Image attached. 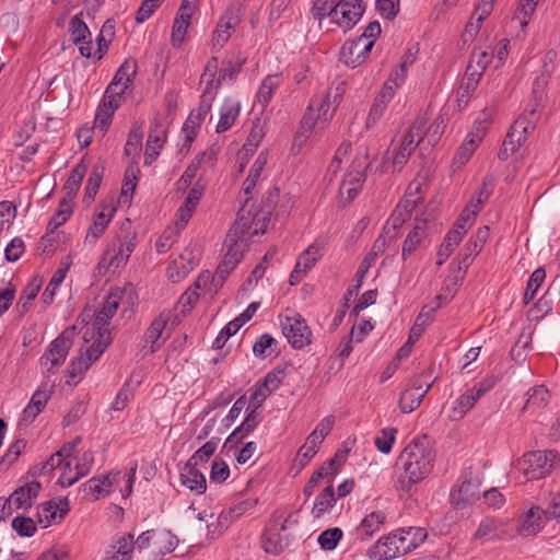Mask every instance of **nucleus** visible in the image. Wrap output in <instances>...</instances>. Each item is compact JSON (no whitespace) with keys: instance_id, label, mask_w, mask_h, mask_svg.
I'll return each instance as SVG.
<instances>
[{"instance_id":"f257e3e1","label":"nucleus","mask_w":560,"mask_h":560,"mask_svg":"<svg viewBox=\"0 0 560 560\" xmlns=\"http://www.w3.org/2000/svg\"><path fill=\"white\" fill-rule=\"evenodd\" d=\"M434 452L428 435L416 436L400 453L397 465L404 475L399 478V489L410 492L412 487L424 479L433 468Z\"/></svg>"},{"instance_id":"f03ea898","label":"nucleus","mask_w":560,"mask_h":560,"mask_svg":"<svg viewBox=\"0 0 560 560\" xmlns=\"http://www.w3.org/2000/svg\"><path fill=\"white\" fill-rule=\"evenodd\" d=\"M428 537L427 527H398L383 536L370 549L374 560H393L417 548Z\"/></svg>"},{"instance_id":"7ed1b4c3","label":"nucleus","mask_w":560,"mask_h":560,"mask_svg":"<svg viewBox=\"0 0 560 560\" xmlns=\"http://www.w3.org/2000/svg\"><path fill=\"white\" fill-rule=\"evenodd\" d=\"M559 463L560 455L556 451H532L518 458L514 468L529 481L545 478Z\"/></svg>"},{"instance_id":"20e7f679","label":"nucleus","mask_w":560,"mask_h":560,"mask_svg":"<svg viewBox=\"0 0 560 560\" xmlns=\"http://www.w3.org/2000/svg\"><path fill=\"white\" fill-rule=\"evenodd\" d=\"M249 199L247 197L240 209L237 218L226 235L228 242H235V240L244 242L246 235L254 236L266 232L268 213L264 211L253 213L248 208Z\"/></svg>"},{"instance_id":"39448f33","label":"nucleus","mask_w":560,"mask_h":560,"mask_svg":"<svg viewBox=\"0 0 560 560\" xmlns=\"http://www.w3.org/2000/svg\"><path fill=\"white\" fill-rule=\"evenodd\" d=\"M538 117H530L526 112L518 116V118L511 126L501 149L498 153V159L501 161L508 160L514 154L522 143L527 139L529 128H534Z\"/></svg>"},{"instance_id":"423d86ee","label":"nucleus","mask_w":560,"mask_h":560,"mask_svg":"<svg viewBox=\"0 0 560 560\" xmlns=\"http://www.w3.org/2000/svg\"><path fill=\"white\" fill-rule=\"evenodd\" d=\"M139 548L151 547L155 555H167L175 550L178 538L167 527H153L135 540Z\"/></svg>"},{"instance_id":"0eeeda50","label":"nucleus","mask_w":560,"mask_h":560,"mask_svg":"<svg viewBox=\"0 0 560 560\" xmlns=\"http://www.w3.org/2000/svg\"><path fill=\"white\" fill-rule=\"evenodd\" d=\"M281 329L293 349H303L312 342V331L300 314L282 318Z\"/></svg>"},{"instance_id":"6e6552de","label":"nucleus","mask_w":560,"mask_h":560,"mask_svg":"<svg viewBox=\"0 0 560 560\" xmlns=\"http://www.w3.org/2000/svg\"><path fill=\"white\" fill-rule=\"evenodd\" d=\"M75 329L77 326L67 328L49 343L47 350L40 357V362L43 365L50 363L51 368H57L65 363L73 342L72 338Z\"/></svg>"},{"instance_id":"1a4fd4ad","label":"nucleus","mask_w":560,"mask_h":560,"mask_svg":"<svg viewBox=\"0 0 560 560\" xmlns=\"http://www.w3.org/2000/svg\"><path fill=\"white\" fill-rule=\"evenodd\" d=\"M120 292L116 291L108 294L102 308L96 313L91 328H86L83 335L85 342H90V338H95V335L98 332L109 331L107 326L118 310Z\"/></svg>"},{"instance_id":"9d476101","label":"nucleus","mask_w":560,"mask_h":560,"mask_svg":"<svg viewBox=\"0 0 560 560\" xmlns=\"http://www.w3.org/2000/svg\"><path fill=\"white\" fill-rule=\"evenodd\" d=\"M373 48V40L349 39L340 49V61L346 66L355 68L366 60Z\"/></svg>"},{"instance_id":"9b49d317","label":"nucleus","mask_w":560,"mask_h":560,"mask_svg":"<svg viewBox=\"0 0 560 560\" xmlns=\"http://www.w3.org/2000/svg\"><path fill=\"white\" fill-rule=\"evenodd\" d=\"M68 32L71 36L72 43L79 46L81 56L92 58V35L83 21V12L75 14L70 23Z\"/></svg>"},{"instance_id":"f8f14e48","label":"nucleus","mask_w":560,"mask_h":560,"mask_svg":"<svg viewBox=\"0 0 560 560\" xmlns=\"http://www.w3.org/2000/svg\"><path fill=\"white\" fill-rule=\"evenodd\" d=\"M480 482L477 480H463L451 491V501L456 510L472 505L480 499Z\"/></svg>"},{"instance_id":"ddd939ff","label":"nucleus","mask_w":560,"mask_h":560,"mask_svg":"<svg viewBox=\"0 0 560 560\" xmlns=\"http://www.w3.org/2000/svg\"><path fill=\"white\" fill-rule=\"evenodd\" d=\"M364 12L362 0H340L336 3L335 22L345 28H351Z\"/></svg>"},{"instance_id":"4468645a","label":"nucleus","mask_w":560,"mask_h":560,"mask_svg":"<svg viewBox=\"0 0 560 560\" xmlns=\"http://www.w3.org/2000/svg\"><path fill=\"white\" fill-rule=\"evenodd\" d=\"M322 245L317 242L310 245L300 256L290 275V284L295 285L314 267L320 256Z\"/></svg>"},{"instance_id":"2eb2a0df","label":"nucleus","mask_w":560,"mask_h":560,"mask_svg":"<svg viewBox=\"0 0 560 560\" xmlns=\"http://www.w3.org/2000/svg\"><path fill=\"white\" fill-rule=\"evenodd\" d=\"M241 23V9L229 8L217 24L212 43L222 48L231 36V31Z\"/></svg>"},{"instance_id":"dca6fc26","label":"nucleus","mask_w":560,"mask_h":560,"mask_svg":"<svg viewBox=\"0 0 560 560\" xmlns=\"http://www.w3.org/2000/svg\"><path fill=\"white\" fill-rule=\"evenodd\" d=\"M70 506L67 498H57L42 503L38 506V523L51 522L60 523L69 513Z\"/></svg>"},{"instance_id":"f3484780","label":"nucleus","mask_w":560,"mask_h":560,"mask_svg":"<svg viewBox=\"0 0 560 560\" xmlns=\"http://www.w3.org/2000/svg\"><path fill=\"white\" fill-rule=\"evenodd\" d=\"M100 206L102 211L95 214L93 224L90 226L85 235V242H96V240L104 234L106 228L108 226L112 218L116 212V206L113 200L102 201Z\"/></svg>"},{"instance_id":"a211bd4d","label":"nucleus","mask_w":560,"mask_h":560,"mask_svg":"<svg viewBox=\"0 0 560 560\" xmlns=\"http://www.w3.org/2000/svg\"><path fill=\"white\" fill-rule=\"evenodd\" d=\"M287 527H265L261 535V547L267 553L279 555L289 545L288 535L283 534Z\"/></svg>"},{"instance_id":"6ab92c4d","label":"nucleus","mask_w":560,"mask_h":560,"mask_svg":"<svg viewBox=\"0 0 560 560\" xmlns=\"http://www.w3.org/2000/svg\"><path fill=\"white\" fill-rule=\"evenodd\" d=\"M512 533H505L501 530V527H478V529L474 534V539H479L482 541L493 540V539H503L506 536L513 537L515 535H537L539 533V527H512Z\"/></svg>"},{"instance_id":"aec40b11","label":"nucleus","mask_w":560,"mask_h":560,"mask_svg":"<svg viewBox=\"0 0 560 560\" xmlns=\"http://www.w3.org/2000/svg\"><path fill=\"white\" fill-rule=\"evenodd\" d=\"M166 138V130L159 120H154L151 127L150 135L147 141V149L144 153V163L151 164L160 155V150L163 148Z\"/></svg>"},{"instance_id":"412c9836","label":"nucleus","mask_w":560,"mask_h":560,"mask_svg":"<svg viewBox=\"0 0 560 560\" xmlns=\"http://www.w3.org/2000/svg\"><path fill=\"white\" fill-rule=\"evenodd\" d=\"M42 489L37 481L28 482L16 489L8 499V509L14 506L19 509H27L32 505V500L36 498Z\"/></svg>"},{"instance_id":"4be33fe9","label":"nucleus","mask_w":560,"mask_h":560,"mask_svg":"<svg viewBox=\"0 0 560 560\" xmlns=\"http://www.w3.org/2000/svg\"><path fill=\"white\" fill-rule=\"evenodd\" d=\"M135 546L133 535H124L109 546L104 560H132Z\"/></svg>"},{"instance_id":"5701e85b","label":"nucleus","mask_w":560,"mask_h":560,"mask_svg":"<svg viewBox=\"0 0 560 560\" xmlns=\"http://www.w3.org/2000/svg\"><path fill=\"white\" fill-rule=\"evenodd\" d=\"M182 483L189 490L202 494L207 489L205 475L198 469V466L186 463L180 472Z\"/></svg>"},{"instance_id":"b1692460","label":"nucleus","mask_w":560,"mask_h":560,"mask_svg":"<svg viewBox=\"0 0 560 560\" xmlns=\"http://www.w3.org/2000/svg\"><path fill=\"white\" fill-rule=\"evenodd\" d=\"M421 141L422 137L415 140L412 139L411 135H404L399 147L393 150L390 158L394 170H401V167L407 163L411 153L421 143Z\"/></svg>"},{"instance_id":"393cba45","label":"nucleus","mask_w":560,"mask_h":560,"mask_svg":"<svg viewBox=\"0 0 560 560\" xmlns=\"http://www.w3.org/2000/svg\"><path fill=\"white\" fill-rule=\"evenodd\" d=\"M241 112V104L231 97L224 100L220 108V119L217 125L215 131L218 133L225 132L235 122Z\"/></svg>"},{"instance_id":"a878e982","label":"nucleus","mask_w":560,"mask_h":560,"mask_svg":"<svg viewBox=\"0 0 560 560\" xmlns=\"http://www.w3.org/2000/svg\"><path fill=\"white\" fill-rule=\"evenodd\" d=\"M260 420V412H258L256 408L250 410L249 413L244 419V421L241 423V425L237 427L226 439L225 445L241 443L248 434H250L255 430Z\"/></svg>"},{"instance_id":"bb28decb","label":"nucleus","mask_w":560,"mask_h":560,"mask_svg":"<svg viewBox=\"0 0 560 560\" xmlns=\"http://www.w3.org/2000/svg\"><path fill=\"white\" fill-rule=\"evenodd\" d=\"M427 219L423 218H416L415 220V226L407 235L404 245H402V252L401 256L404 259L407 258V256L411 255L417 247L420 245L423 236H424V230L427 228Z\"/></svg>"},{"instance_id":"cd10ccee","label":"nucleus","mask_w":560,"mask_h":560,"mask_svg":"<svg viewBox=\"0 0 560 560\" xmlns=\"http://www.w3.org/2000/svg\"><path fill=\"white\" fill-rule=\"evenodd\" d=\"M137 69L138 65L135 59H126L116 71L109 85L116 89L120 86V89H124V91H126V89L135 79L137 74Z\"/></svg>"},{"instance_id":"c85d7f7f","label":"nucleus","mask_w":560,"mask_h":560,"mask_svg":"<svg viewBox=\"0 0 560 560\" xmlns=\"http://www.w3.org/2000/svg\"><path fill=\"white\" fill-rule=\"evenodd\" d=\"M92 345L85 349L81 354L88 360V363H93L104 353V351L112 343L113 338L110 331L98 332L95 338L91 339Z\"/></svg>"},{"instance_id":"c756f323","label":"nucleus","mask_w":560,"mask_h":560,"mask_svg":"<svg viewBox=\"0 0 560 560\" xmlns=\"http://www.w3.org/2000/svg\"><path fill=\"white\" fill-rule=\"evenodd\" d=\"M86 171V164L81 161L74 166L69 177L67 178L63 185V190L66 191V197L63 199H67L69 203H71V201L75 198Z\"/></svg>"},{"instance_id":"7c9ffc66","label":"nucleus","mask_w":560,"mask_h":560,"mask_svg":"<svg viewBox=\"0 0 560 560\" xmlns=\"http://www.w3.org/2000/svg\"><path fill=\"white\" fill-rule=\"evenodd\" d=\"M224 245L228 247V252L224 255L223 260L219 264L220 272H231L235 266L241 261L243 257V242L235 240V242H228L225 238Z\"/></svg>"},{"instance_id":"2f4dec72","label":"nucleus","mask_w":560,"mask_h":560,"mask_svg":"<svg viewBox=\"0 0 560 560\" xmlns=\"http://www.w3.org/2000/svg\"><path fill=\"white\" fill-rule=\"evenodd\" d=\"M550 74L551 69H549L547 62H545L544 71L533 83V96L535 104L530 109L525 110L530 117H537V110L540 107V102L542 101Z\"/></svg>"},{"instance_id":"473e14b6","label":"nucleus","mask_w":560,"mask_h":560,"mask_svg":"<svg viewBox=\"0 0 560 560\" xmlns=\"http://www.w3.org/2000/svg\"><path fill=\"white\" fill-rule=\"evenodd\" d=\"M42 287V279L34 277L27 285L24 288L18 303H16V311L20 316H24L32 305V302L37 296L39 290Z\"/></svg>"},{"instance_id":"72a5a7b5","label":"nucleus","mask_w":560,"mask_h":560,"mask_svg":"<svg viewBox=\"0 0 560 560\" xmlns=\"http://www.w3.org/2000/svg\"><path fill=\"white\" fill-rule=\"evenodd\" d=\"M549 397H550L549 392L545 386L539 385V386L533 387L527 393V399L523 406L522 411L523 412H526V411L535 412V411L546 407L549 401Z\"/></svg>"},{"instance_id":"f704fd0d","label":"nucleus","mask_w":560,"mask_h":560,"mask_svg":"<svg viewBox=\"0 0 560 560\" xmlns=\"http://www.w3.org/2000/svg\"><path fill=\"white\" fill-rule=\"evenodd\" d=\"M139 173L140 170L136 164H130L126 168L119 202L130 205L138 184Z\"/></svg>"},{"instance_id":"c9c22d12","label":"nucleus","mask_w":560,"mask_h":560,"mask_svg":"<svg viewBox=\"0 0 560 560\" xmlns=\"http://www.w3.org/2000/svg\"><path fill=\"white\" fill-rule=\"evenodd\" d=\"M463 237V232L459 230H451L446 234V236L443 240V243L440 247V249L436 253V265L441 266L443 265L446 259L451 256V254L454 252L455 247L459 244Z\"/></svg>"},{"instance_id":"e433bc0d","label":"nucleus","mask_w":560,"mask_h":560,"mask_svg":"<svg viewBox=\"0 0 560 560\" xmlns=\"http://www.w3.org/2000/svg\"><path fill=\"white\" fill-rule=\"evenodd\" d=\"M143 130L142 124L135 122L128 133V139L125 144V154L135 159L139 156L142 148Z\"/></svg>"},{"instance_id":"4c0bfd02","label":"nucleus","mask_w":560,"mask_h":560,"mask_svg":"<svg viewBox=\"0 0 560 560\" xmlns=\"http://www.w3.org/2000/svg\"><path fill=\"white\" fill-rule=\"evenodd\" d=\"M267 163V156L265 153H260L255 160L254 164L250 167L249 174L243 183V192L247 197H249L252 190L256 187V184L260 177V174Z\"/></svg>"},{"instance_id":"58836bf2","label":"nucleus","mask_w":560,"mask_h":560,"mask_svg":"<svg viewBox=\"0 0 560 560\" xmlns=\"http://www.w3.org/2000/svg\"><path fill=\"white\" fill-rule=\"evenodd\" d=\"M480 399L478 393H475L471 388L462 394L454 402L453 413L454 418L462 419L476 402Z\"/></svg>"},{"instance_id":"ea45409f","label":"nucleus","mask_w":560,"mask_h":560,"mask_svg":"<svg viewBox=\"0 0 560 560\" xmlns=\"http://www.w3.org/2000/svg\"><path fill=\"white\" fill-rule=\"evenodd\" d=\"M105 167L102 164L94 165L86 183L84 201L91 203L100 189Z\"/></svg>"},{"instance_id":"a19ab883","label":"nucleus","mask_w":560,"mask_h":560,"mask_svg":"<svg viewBox=\"0 0 560 560\" xmlns=\"http://www.w3.org/2000/svg\"><path fill=\"white\" fill-rule=\"evenodd\" d=\"M323 442L318 439L316 434H310L306 439L304 445L300 447L296 455V462L304 467L317 453L319 445Z\"/></svg>"},{"instance_id":"79ce46f5","label":"nucleus","mask_w":560,"mask_h":560,"mask_svg":"<svg viewBox=\"0 0 560 560\" xmlns=\"http://www.w3.org/2000/svg\"><path fill=\"white\" fill-rule=\"evenodd\" d=\"M336 502L335 490L331 482L316 498L312 513L315 517L322 516Z\"/></svg>"},{"instance_id":"37998d69","label":"nucleus","mask_w":560,"mask_h":560,"mask_svg":"<svg viewBox=\"0 0 560 560\" xmlns=\"http://www.w3.org/2000/svg\"><path fill=\"white\" fill-rule=\"evenodd\" d=\"M68 269L69 265H65V267L61 266L54 272L48 285L42 294V301L44 304L49 305L52 303L56 290L65 280Z\"/></svg>"},{"instance_id":"c03bdc74","label":"nucleus","mask_w":560,"mask_h":560,"mask_svg":"<svg viewBox=\"0 0 560 560\" xmlns=\"http://www.w3.org/2000/svg\"><path fill=\"white\" fill-rule=\"evenodd\" d=\"M136 246L135 236H127L124 242L120 243L119 248L109 259V265L115 268L124 267Z\"/></svg>"},{"instance_id":"a18cd8bd","label":"nucleus","mask_w":560,"mask_h":560,"mask_svg":"<svg viewBox=\"0 0 560 560\" xmlns=\"http://www.w3.org/2000/svg\"><path fill=\"white\" fill-rule=\"evenodd\" d=\"M167 319L163 316L156 317L145 331V341L151 342V352H155L161 346L160 338L166 326Z\"/></svg>"},{"instance_id":"49530a36","label":"nucleus","mask_w":560,"mask_h":560,"mask_svg":"<svg viewBox=\"0 0 560 560\" xmlns=\"http://www.w3.org/2000/svg\"><path fill=\"white\" fill-rule=\"evenodd\" d=\"M208 158L211 162L214 160L213 154L207 155L203 153L201 156H196L191 163L186 167L180 178L177 180L178 189H186L190 186L192 179L196 177L197 172L201 165V161Z\"/></svg>"},{"instance_id":"de8ad7c7","label":"nucleus","mask_w":560,"mask_h":560,"mask_svg":"<svg viewBox=\"0 0 560 560\" xmlns=\"http://www.w3.org/2000/svg\"><path fill=\"white\" fill-rule=\"evenodd\" d=\"M72 205L67 199H62L58 210L54 213L47 224V231L52 233L59 226L65 224L72 214Z\"/></svg>"},{"instance_id":"09e8293b","label":"nucleus","mask_w":560,"mask_h":560,"mask_svg":"<svg viewBox=\"0 0 560 560\" xmlns=\"http://www.w3.org/2000/svg\"><path fill=\"white\" fill-rule=\"evenodd\" d=\"M246 62V58L243 56H237L235 61L229 60L224 62L225 67L222 68L219 72V78L217 81V89L221 85V83L229 79L231 81L235 80L237 74L241 72L243 66Z\"/></svg>"},{"instance_id":"8fccbe9b","label":"nucleus","mask_w":560,"mask_h":560,"mask_svg":"<svg viewBox=\"0 0 560 560\" xmlns=\"http://www.w3.org/2000/svg\"><path fill=\"white\" fill-rule=\"evenodd\" d=\"M424 398V394L411 390V389H405L399 398V408L401 412L404 413H410L413 410H416L422 402V399Z\"/></svg>"},{"instance_id":"3c124183","label":"nucleus","mask_w":560,"mask_h":560,"mask_svg":"<svg viewBox=\"0 0 560 560\" xmlns=\"http://www.w3.org/2000/svg\"><path fill=\"white\" fill-rule=\"evenodd\" d=\"M257 503L256 500H244L235 504L234 506L230 508L228 511H223L219 515V522H236L240 516H242L244 513L247 512L248 509H250L253 505Z\"/></svg>"},{"instance_id":"603ef678","label":"nucleus","mask_w":560,"mask_h":560,"mask_svg":"<svg viewBox=\"0 0 560 560\" xmlns=\"http://www.w3.org/2000/svg\"><path fill=\"white\" fill-rule=\"evenodd\" d=\"M409 219L407 214L400 211L398 208H395L383 230L384 233L389 235V238H396L398 235V230L404 225V223Z\"/></svg>"},{"instance_id":"864d4df0","label":"nucleus","mask_w":560,"mask_h":560,"mask_svg":"<svg viewBox=\"0 0 560 560\" xmlns=\"http://www.w3.org/2000/svg\"><path fill=\"white\" fill-rule=\"evenodd\" d=\"M217 446L218 439H212L208 441L192 454V456L188 459L187 463H190L191 465L196 466H199L200 464H206L214 454Z\"/></svg>"},{"instance_id":"5fc2aeb1","label":"nucleus","mask_w":560,"mask_h":560,"mask_svg":"<svg viewBox=\"0 0 560 560\" xmlns=\"http://www.w3.org/2000/svg\"><path fill=\"white\" fill-rule=\"evenodd\" d=\"M342 538L340 527H328L318 536V544L324 550H334Z\"/></svg>"},{"instance_id":"6e6d98bb","label":"nucleus","mask_w":560,"mask_h":560,"mask_svg":"<svg viewBox=\"0 0 560 560\" xmlns=\"http://www.w3.org/2000/svg\"><path fill=\"white\" fill-rule=\"evenodd\" d=\"M546 278V271L544 268H537L529 277L525 292L524 302L528 303L535 298L538 288L541 285Z\"/></svg>"},{"instance_id":"4d7b16f0","label":"nucleus","mask_w":560,"mask_h":560,"mask_svg":"<svg viewBox=\"0 0 560 560\" xmlns=\"http://www.w3.org/2000/svg\"><path fill=\"white\" fill-rule=\"evenodd\" d=\"M278 85V75H268L267 78H265L257 93L258 102L262 104V106H266L269 103L272 93Z\"/></svg>"},{"instance_id":"13d9d810","label":"nucleus","mask_w":560,"mask_h":560,"mask_svg":"<svg viewBox=\"0 0 560 560\" xmlns=\"http://www.w3.org/2000/svg\"><path fill=\"white\" fill-rule=\"evenodd\" d=\"M314 19L322 21L326 16H330L332 21L336 18V4L334 0H316L312 8Z\"/></svg>"},{"instance_id":"bf43d9fd","label":"nucleus","mask_w":560,"mask_h":560,"mask_svg":"<svg viewBox=\"0 0 560 560\" xmlns=\"http://www.w3.org/2000/svg\"><path fill=\"white\" fill-rule=\"evenodd\" d=\"M539 0H521L514 19L520 22L522 28L526 27L532 14L535 12Z\"/></svg>"},{"instance_id":"052dcab7","label":"nucleus","mask_w":560,"mask_h":560,"mask_svg":"<svg viewBox=\"0 0 560 560\" xmlns=\"http://www.w3.org/2000/svg\"><path fill=\"white\" fill-rule=\"evenodd\" d=\"M372 265H373L372 261L368 260L366 258H363V260L361 261V264L357 270V273H355V278H354L355 283L352 284L347 291V296H346L347 302L349 301V298L358 294L359 290L362 287L363 279L365 278V276Z\"/></svg>"},{"instance_id":"680f3d73","label":"nucleus","mask_w":560,"mask_h":560,"mask_svg":"<svg viewBox=\"0 0 560 560\" xmlns=\"http://www.w3.org/2000/svg\"><path fill=\"white\" fill-rule=\"evenodd\" d=\"M114 113L115 112H113V109L103 108V106L100 104L95 114L94 129L100 130L102 136H104L109 128Z\"/></svg>"},{"instance_id":"e2e57ef3","label":"nucleus","mask_w":560,"mask_h":560,"mask_svg":"<svg viewBox=\"0 0 560 560\" xmlns=\"http://www.w3.org/2000/svg\"><path fill=\"white\" fill-rule=\"evenodd\" d=\"M481 248H479L476 244L471 243L470 241H467L465 246L459 252V260L457 269L460 271L462 269L466 270L472 258L480 252Z\"/></svg>"},{"instance_id":"0e129e2a","label":"nucleus","mask_w":560,"mask_h":560,"mask_svg":"<svg viewBox=\"0 0 560 560\" xmlns=\"http://www.w3.org/2000/svg\"><path fill=\"white\" fill-rule=\"evenodd\" d=\"M397 430L395 428H386L382 430V436L375 439V446L384 454H388L392 451L395 442V434Z\"/></svg>"},{"instance_id":"69168bd1","label":"nucleus","mask_w":560,"mask_h":560,"mask_svg":"<svg viewBox=\"0 0 560 560\" xmlns=\"http://www.w3.org/2000/svg\"><path fill=\"white\" fill-rule=\"evenodd\" d=\"M230 476V468L228 464L222 460L215 458L211 465L210 471V480L211 482L221 483L225 481Z\"/></svg>"},{"instance_id":"338daca9","label":"nucleus","mask_w":560,"mask_h":560,"mask_svg":"<svg viewBox=\"0 0 560 560\" xmlns=\"http://www.w3.org/2000/svg\"><path fill=\"white\" fill-rule=\"evenodd\" d=\"M25 250V245L22 238L14 237L5 247L4 256L8 261L14 262L21 258Z\"/></svg>"},{"instance_id":"774afa93","label":"nucleus","mask_w":560,"mask_h":560,"mask_svg":"<svg viewBox=\"0 0 560 560\" xmlns=\"http://www.w3.org/2000/svg\"><path fill=\"white\" fill-rule=\"evenodd\" d=\"M557 300H560V276H557L549 284L544 296L539 300V304L549 308V305Z\"/></svg>"}]
</instances>
